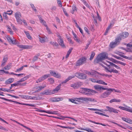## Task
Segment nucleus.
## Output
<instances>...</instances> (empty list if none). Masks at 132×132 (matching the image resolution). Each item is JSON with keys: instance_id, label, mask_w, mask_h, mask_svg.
<instances>
[{"instance_id": "f257e3e1", "label": "nucleus", "mask_w": 132, "mask_h": 132, "mask_svg": "<svg viewBox=\"0 0 132 132\" xmlns=\"http://www.w3.org/2000/svg\"><path fill=\"white\" fill-rule=\"evenodd\" d=\"M108 55L105 52H103L100 54L94 60L95 63H98L99 62L102 61L108 57Z\"/></svg>"}, {"instance_id": "13d9d810", "label": "nucleus", "mask_w": 132, "mask_h": 132, "mask_svg": "<svg viewBox=\"0 0 132 132\" xmlns=\"http://www.w3.org/2000/svg\"><path fill=\"white\" fill-rule=\"evenodd\" d=\"M64 118H68L71 119H72L73 120L75 121L76 122H77V120H76L74 118L71 117H67V116H65V117H64Z\"/></svg>"}, {"instance_id": "2eb2a0df", "label": "nucleus", "mask_w": 132, "mask_h": 132, "mask_svg": "<svg viewBox=\"0 0 132 132\" xmlns=\"http://www.w3.org/2000/svg\"><path fill=\"white\" fill-rule=\"evenodd\" d=\"M50 73L52 76L57 78H60L61 77V76L60 74L58 73H56L54 71L50 70Z\"/></svg>"}, {"instance_id": "bb28decb", "label": "nucleus", "mask_w": 132, "mask_h": 132, "mask_svg": "<svg viewBox=\"0 0 132 132\" xmlns=\"http://www.w3.org/2000/svg\"><path fill=\"white\" fill-rule=\"evenodd\" d=\"M122 39V38H121V37L118 34L117 35V37L116 39V40L115 42L116 43H117L118 45L119 43L120 42Z\"/></svg>"}, {"instance_id": "052dcab7", "label": "nucleus", "mask_w": 132, "mask_h": 132, "mask_svg": "<svg viewBox=\"0 0 132 132\" xmlns=\"http://www.w3.org/2000/svg\"><path fill=\"white\" fill-rule=\"evenodd\" d=\"M75 76L72 75V76H70L68 77L67 78V79H68V81H69V80L71 79L72 78H74L75 77Z\"/></svg>"}, {"instance_id": "a19ab883", "label": "nucleus", "mask_w": 132, "mask_h": 132, "mask_svg": "<svg viewBox=\"0 0 132 132\" xmlns=\"http://www.w3.org/2000/svg\"><path fill=\"white\" fill-rule=\"evenodd\" d=\"M86 89V88H83L80 90L79 92L81 93L85 94Z\"/></svg>"}, {"instance_id": "6e6d98bb", "label": "nucleus", "mask_w": 132, "mask_h": 132, "mask_svg": "<svg viewBox=\"0 0 132 132\" xmlns=\"http://www.w3.org/2000/svg\"><path fill=\"white\" fill-rule=\"evenodd\" d=\"M88 109L92 111H101V110L97 109L88 108Z\"/></svg>"}, {"instance_id": "ddd939ff", "label": "nucleus", "mask_w": 132, "mask_h": 132, "mask_svg": "<svg viewBox=\"0 0 132 132\" xmlns=\"http://www.w3.org/2000/svg\"><path fill=\"white\" fill-rule=\"evenodd\" d=\"M37 111L40 112H45L48 114H58L57 111H46L45 110H40L38 109H37L36 110Z\"/></svg>"}, {"instance_id": "4c0bfd02", "label": "nucleus", "mask_w": 132, "mask_h": 132, "mask_svg": "<svg viewBox=\"0 0 132 132\" xmlns=\"http://www.w3.org/2000/svg\"><path fill=\"white\" fill-rule=\"evenodd\" d=\"M95 53L93 52H91V53L90 56V57L89 58V60H91L94 57L95 55Z\"/></svg>"}, {"instance_id": "8fccbe9b", "label": "nucleus", "mask_w": 132, "mask_h": 132, "mask_svg": "<svg viewBox=\"0 0 132 132\" xmlns=\"http://www.w3.org/2000/svg\"><path fill=\"white\" fill-rule=\"evenodd\" d=\"M46 27V29L48 33L49 34H51L52 32H51L49 28L47 26H46V27Z\"/></svg>"}, {"instance_id": "a18cd8bd", "label": "nucleus", "mask_w": 132, "mask_h": 132, "mask_svg": "<svg viewBox=\"0 0 132 132\" xmlns=\"http://www.w3.org/2000/svg\"><path fill=\"white\" fill-rule=\"evenodd\" d=\"M20 85L18 81H17L15 83L12 84V86H13V87L14 86H19Z\"/></svg>"}, {"instance_id": "5701e85b", "label": "nucleus", "mask_w": 132, "mask_h": 132, "mask_svg": "<svg viewBox=\"0 0 132 132\" xmlns=\"http://www.w3.org/2000/svg\"><path fill=\"white\" fill-rule=\"evenodd\" d=\"M122 119L125 122L130 124H132V120L129 118L122 117Z\"/></svg>"}, {"instance_id": "0eeeda50", "label": "nucleus", "mask_w": 132, "mask_h": 132, "mask_svg": "<svg viewBox=\"0 0 132 132\" xmlns=\"http://www.w3.org/2000/svg\"><path fill=\"white\" fill-rule=\"evenodd\" d=\"M107 109L106 111H108L110 113H114L117 114L118 113L119 111L114 108L110 106H107L106 107Z\"/></svg>"}, {"instance_id": "c9c22d12", "label": "nucleus", "mask_w": 132, "mask_h": 132, "mask_svg": "<svg viewBox=\"0 0 132 132\" xmlns=\"http://www.w3.org/2000/svg\"><path fill=\"white\" fill-rule=\"evenodd\" d=\"M88 121H89V122H91L93 123H95V124H97L100 125H101L103 126H106V125L103 124L102 123H98L97 122H96L95 121H93L90 120H88Z\"/></svg>"}, {"instance_id": "c85d7f7f", "label": "nucleus", "mask_w": 132, "mask_h": 132, "mask_svg": "<svg viewBox=\"0 0 132 132\" xmlns=\"http://www.w3.org/2000/svg\"><path fill=\"white\" fill-rule=\"evenodd\" d=\"M61 86V84H60L58 86H57L53 90V93H55L56 92H57L58 90L60 89Z\"/></svg>"}, {"instance_id": "dca6fc26", "label": "nucleus", "mask_w": 132, "mask_h": 132, "mask_svg": "<svg viewBox=\"0 0 132 132\" xmlns=\"http://www.w3.org/2000/svg\"><path fill=\"white\" fill-rule=\"evenodd\" d=\"M13 12V11L11 10L7 11L6 12H4L3 14L4 17L6 20H7L8 19V18L7 14H8L10 15H11L12 14Z\"/></svg>"}, {"instance_id": "37998d69", "label": "nucleus", "mask_w": 132, "mask_h": 132, "mask_svg": "<svg viewBox=\"0 0 132 132\" xmlns=\"http://www.w3.org/2000/svg\"><path fill=\"white\" fill-rule=\"evenodd\" d=\"M5 37L7 40V41L10 43L12 39L10 38L9 36L8 35H6Z\"/></svg>"}, {"instance_id": "aec40b11", "label": "nucleus", "mask_w": 132, "mask_h": 132, "mask_svg": "<svg viewBox=\"0 0 132 132\" xmlns=\"http://www.w3.org/2000/svg\"><path fill=\"white\" fill-rule=\"evenodd\" d=\"M94 87L95 90H101L102 89L103 90L106 89V88L103 87L98 85L94 86Z\"/></svg>"}, {"instance_id": "a878e982", "label": "nucleus", "mask_w": 132, "mask_h": 132, "mask_svg": "<svg viewBox=\"0 0 132 132\" xmlns=\"http://www.w3.org/2000/svg\"><path fill=\"white\" fill-rule=\"evenodd\" d=\"M39 39L40 42L42 43H44L45 42L46 39H47L46 37H42L39 36Z\"/></svg>"}, {"instance_id": "72a5a7b5", "label": "nucleus", "mask_w": 132, "mask_h": 132, "mask_svg": "<svg viewBox=\"0 0 132 132\" xmlns=\"http://www.w3.org/2000/svg\"><path fill=\"white\" fill-rule=\"evenodd\" d=\"M121 100L120 99H117L115 98L112 99L110 100L109 102L110 103H112L113 102H121Z\"/></svg>"}, {"instance_id": "0e129e2a", "label": "nucleus", "mask_w": 132, "mask_h": 132, "mask_svg": "<svg viewBox=\"0 0 132 132\" xmlns=\"http://www.w3.org/2000/svg\"><path fill=\"white\" fill-rule=\"evenodd\" d=\"M113 123H114V124H115L116 125H117L118 126H119L120 127H121V128H123V129H126V128H125V127H123V126H122L120 125V124H119L117 123H115V122H113Z\"/></svg>"}, {"instance_id": "f8f14e48", "label": "nucleus", "mask_w": 132, "mask_h": 132, "mask_svg": "<svg viewBox=\"0 0 132 132\" xmlns=\"http://www.w3.org/2000/svg\"><path fill=\"white\" fill-rule=\"evenodd\" d=\"M57 36L58 37V41L60 45L62 47H64L65 45L64 44V42L62 37L59 34H57Z\"/></svg>"}, {"instance_id": "1a4fd4ad", "label": "nucleus", "mask_w": 132, "mask_h": 132, "mask_svg": "<svg viewBox=\"0 0 132 132\" xmlns=\"http://www.w3.org/2000/svg\"><path fill=\"white\" fill-rule=\"evenodd\" d=\"M50 74L45 75L39 78L36 81V82L38 83L39 82H40L46 79L48 77H50Z\"/></svg>"}, {"instance_id": "de8ad7c7", "label": "nucleus", "mask_w": 132, "mask_h": 132, "mask_svg": "<svg viewBox=\"0 0 132 132\" xmlns=\"http://www.w3.org/2000/svg\"><path fill=\"white\" fill-rule=\"evenodd\" d=\"M49 82L51 84H53L54 83V79L52 78H50L48 79Z\"/></svg>"}, {"instance_id": "c03bdc74", "label": "nucleus", "mask_w": 132, "mask_h": 132, "mask_svg": "<svg viewBox=\"0 0 132 132\" xmlns=\"http://www.w3.org/2000/svg\"><path fill=\"white\" fill-rule=\"evenodd\" d=\"M46 87V85H44L43 86H40L38 87L37 88V89H38V91H40L42 89L44 88H45Z\"/></svg>"}, {"instance_id": "f704fd0d", "label": "nucleus", "mask_w": 132, "mask_h": 132, "mask_svg": "<svg viewBox=\"0 0 132 132\" xmlns=\"http://www.w3.org/2000/svg\"><path fill=\"white\" fill-rule=\"evenodd\" d=\"M12 64L11 63L7 65L4 67V69L6 70H9L11 68L12 66Z\"/></svg>"}, {"instance_id": "f03ea898", "label": "nucleus", "mask_w": 132, "mask_h": 132, "mask_svg": "<svg viewBox=\"0 0 132 132\" xmlns=\"http://www.w3.org/2000/svg\"><path fill=\"white\" fill-rule=\"evenodd\" d=\"M103 63L105 64L108 67L102 65V66L105 68V70L106 72H110L111 73L113 72L114 73H118V71L115 69H114V68H112L110 66V65H108L106 63L104 62H103Z\"/></svg>"}, {"instance_id": "412c9836", "label": "nucleus", "mask_w": 132, "mask_h": 132, "mask_svg": "<svg viewBox=\"0 0 132 132\" xmlns=\"http://www.w3.org/2000/svg\"><path fill=\"white\" fill-rule=\"evenodd\" d=\"M38 17L39 19V21L41 23H42L43 25H44L45 27H46V26H47L46 24V22L42 18L41 16L40 15H38Z\"/></svg>"}, {"instance_id": "b1692460", "label": "nucleus", "mask_w": 132, "mask_h": 132, "mask_svg": "<svg viewBox=\"0 0 132 132\" xmlns=\"http://www.w3.org/2000/svg\"><path fill=\"white\" fill-rule=\"evenodd\" d=\"M114 23H110V24L109 25L108 27L107 28V29H106L105 32L104 33V35H107V34L108 32V31L109 30L111 29V28L113 26Z\"/></svg>"}, {"instance_id": "6e6552de", "label": "nucleus", "mask_w": 132, "mask_h": 132, "mask_svg": "<svg viewBox=\"0 0 132 132\" xmlns=\"http://www.w3.org/2000/svg\"><path fill=\"white\" fill-rule=\"evenodd\" d=\"M75 76L80 79H85L87 78V76L85 74L81 73H76Z\"/></svg>"}, {"instance_id": "bf43d9fd", "label": "nucleus", "mask_w": 132, "mask_h": 132, "mask_svg": "<svg viewBox=\"0 0 132 132\" xmlns=\"http://www.w3.org/2000/svg\"><path fill=\"white\" fill-rule=\"evenodd\" d=\"M56 98L57 99V102H59L60 101H62L63 100V98L62 97Z\"/></svg>"}, {"instance_id": "49530a36", "label": "nucleus", "mask_w": 132, "mask_h": 132, "mask_svg": "<svg viewBox=\"0 0 132 132\" xmlns=\"http://www.w3.org/2000/svg\"><path fill=\"white\" fill-rule=\"evenodd\" d=\"M71 87L75 89H76L78 88V86H77V85L76 84H71Z\"/></svg>"}, {"instance_id": "cd10ccee", "label": "nucleus", "mask_w": 132, "mask_h": 132, "mask_svg": "<svg viewBox=\"0 0 132 132\" xmlns=\"http://www.w3.org/2000/svg\"><path fill=\"white\" fill-rule=\"evenodd\" d=\"M14 80V79L13 78H9L5 81V84H10L13 82Z\"/></svg>"}, {"instance_id": "c756f323", "label": "nucleus", "mask_w": 132, "mask_h": 132, "mask_svg": "<svg viewBox=\"0 0 132 132\" xmlns=\"http://www.w3.org/2000/svg\"><path fill=\"white\" fill-rule=\"evenodd\" d=\"M118 44L116 43L115 42L111 43L110 44V46L111 48H113L117 46Z\"/></svg>"}, {"instance_id": "864d4df0", "label": "nucleus", "mask_w": 132, "mask_h": 132, "mask_svg": "<svg viewBox=\"0 0 132 132\" xmlns=\"http://www.w3.org/2000/svg\"><path fill=\"white\" fill-rule=\"evenodd\" d=\"M119 55L120 56H121L124 58H125L126 59H127L128 60L130 59V58H129L127 56L125 55H123L122 54H120V55Z\"/></svg>"}, {"instance_id": "7ed1b4c3", "label": "nucleus", "mask_w": 132, "mask_h": 132, "mask_svg": "<svg viewBox=\"0 0 132 132\" xmlns=\"http://www.w3.org/2000/svg\"><path fill=\"white\" fill-rule=\"evenodd\" d=\"M106 88L107 89L105 90H106L107 91L100 95V98H104L108 97L111 93V92L113 91V90H114V89L107 88Z\"/></svg>"}, {"instance_id": "69168bd1", "label": "nucleus", "mask_w": 132, "mask_h": 132, "mask_svg": "<svg viewBox=\"0 0 132 132\" xmlns=\"http://www.w3.org/2000/svg\"><path fill=\"white\" fill-rule=\"evenodd\" d=\"M8 30L9 32L11 34H13V31H12V29L10 27H8Z\"/></svg>"}, {"instance_id": "e433bc0d", "label": "nucleus", "mask_w": 132, "mask_h": 132, "mask_svg": "<svg viewBox=\"0 0 132 132\" xmlns=\"http://www.w3.org/2000/svg\"><path fill=\"white\" fill-rule=\"evenodd\" d=\"M10 43L16 45L18 44L19 43V42L17 40L15 39H14L13 40V39H12Z\"/></svg>"}, {"instance_id": "7c9ffc66", "label": "nucleus", "mask_w": 132, "mask_h": 132, "mask_svg": "<svg viewBox=\"0 0 132 132\" xmlns=\"http://www.w3.org/2000/svg\"><path fill=\"white\" fill-rule=\"evenodd\" d=\"M96 82L99 84L105 85H107V83L105 82H104L103 81V80H97L96 81Z\"/></svg>"}, {"instance_id": "338daca9", "label": "nucleus", "mask_w": 132, "mask_h": 132, "mask_svg": "<svg viewBox=\"0 0 132 132\" xmlns=\"http://www.w3.org/2000/svg\"><path fill=\"white\" fill-rule=\"evenodd\" d=\"M0 71H2V73H5L6 74H8L9 73V72L8 71H4V70H0Z\"/></svg>"}, {"instance_id": "4468645a", "label": "nucleus", "mask_w": 132, "mask_h": 132, "mask_svg": "<svg viewBox=\"0 0 132 132\" xmlns=\"http://www.w3.org/2000/svg\"><path fill=\"white\" fill-rule=\"evenodd\" d=\"M96 93L97 92L93 90L86 88L85 95L87 96H90L93 94V93Z\"/></svg>"}, {"instance_id": "e2e57ef3", "label": "nucleus", "mask_w": 132, "mask_h": 132, "mask_svg": "<svg viewBox=\"0 0 132 132\" xmlns=\"http://www.w3.org/2000/svg\"><path fill=\"white\" fill-rule=\"evenodd\" d=\"M38 59V57L37 56H35L34 57L33 59H32V62L34 63V62L35 61H36V60L37 59Z\"/></svg>"}, {"instance_id": "3c124183", "label": "nucleus", "mask_w": 132, "mask_h": 132, "mask_svg": "<svg viewBox=\"0 0 132 132\" xmlns=\"http://www.w3.org/2000/svg\"><path fill=\"white\" fill-rule=\"evenodd\" d=\"M112 56L118 60H121V59H123V58L117 56L115 55H113Z\"/></svg>"}, {"instance_id": "20e7f679", "label": "nucleus", "mask_w": 132, "mask_h": 132, "mask_svg": "<svg viewBox=\"0 0 132 132\" xmlns=\"http://www.w3.org/2000/svg\"><path fill=\"white\" fill-rule=\"evenodd\" d=\"M75 98L76 99V100H75V102L74 103L76 104H78V102H79L78 101V100H82L86 102H88V101L92 102L94 101V99H93L91 98L82 97L79 98Z\"/></svg>"}, {"instance_id": "2f4dec72", "label": "nucleus", "mask_w": 132, "mask_h": 132, "mask_svg": "<svg viewBox=\"0 0 132 132\" xmlns=\"http://www.w3.org/2000/svg\"><path fill=\"white\" fill-rule=\"evenodd\" d=\"M13 121H14L15 122H16V123H17L21 125V126H23V127H24V128H26V129H28L29 130H30V131H33L32 130H31V129L30 128L24 125H23V124H21L19 122H18L16 121L15 120H13Z\"/></svg>"}, {"instance_id": "a211bd4d", "label": "nucleus", "mask_w": 132, "mask_h": 132, "mask_svg": "<svg viewBox=\"0 0 132 132\" xmlns=\"http://www.w3.org/2000/svg\"><path fill=\"white\" fill-rule=\"evenodd\" d=\"M17 46L20 48L24 49H30L32 47V46H31L23 45H17Z\"/></svg>"}, {"instance_id": "58836bf2", "label": "nucleus", "mask_w": 132, "mask_h": 132, "mask_svg": "<svg viewBox=\"0 0 132 132\" xmlns=\"http://www.w3.org/2000/svg\"><path fill=\"white\" fill-rule=\"evenodd\" d=\"M73 36H74V39L76 40V41L78 42H79L80 40L78 39V37L76 36V34L75 33L73 34Z\"/></svg>"}, {"instance_id": "5fc2aeb1", "label": "nucleus", "mask_w": 132, "mask_h": 132, "mask_svg": "<svg viewBox=\"0 0 132 132\" xmlns=\"http://www.w3.org/2000/svg\"><path fill=\"white\" fill-rule=\"evenodd\" d=\"M30 5L31 6L32 9L34 11L36 12L37 11V10L36 9L35 7L34 6V4L31 3L30 4Z\"/></svg>"}, {"instance_id": "423d86ee", "label": "nucleus", "mask_w": 132, "mask_h": 132, "mask_svg": "<svg viewBox=\"0 0 132 132\" xmlns=\"http://www.w3.org/2000/svg\"><path fill=\"white\" fill-rule=\"evenodd\" d=\"M87 59L85 57H82L80 58L76 62V65L77 66L81 65L86 62Z\"/></svg>"}, {"instance_id": "393cba45", "label": "nucleus", "mask_w": 132, "mask_h": 132, "mask_svg": "<svg viewBox=\"0 0 132 132\" xmlns=\"http://www.w3.org/2000/svg\"><path fill=\"white\" fill-rule=\"evenodd\" d=\"M24 32L26 34L27 37L30 40H32V38L30 35L29 31H24Z\"/></svg>"}, {"instance_id": "4d7b16f0", "label": "nucleus", "mask_w": 132, "mask_h": 132, "mask_svg": "<svg viewBox=\"0 0 132 132\" xmlns=\"http://www.w3.org/2000/svg\"><path fill=\"white\" fill-rule=\"evenodd\" d=\"M8 59V57L7 56H4L3 57L2 61L6 62Z\"/></svg>"}, {"instance_id": "6ab92c4d", "label": "nucleus", "mask_w": 132, "mask_h": 132, "mask_svg": "<svg viewBox=\"0 0 132 132\" xmlns=\"http://www.w3.org/2000/svg\"><path fill=\"white\" fill-rule=\"evenodd\" d=\"M122 39L127 38L129 35V33L127 32H124L119 34Z\"/></svg>"}, {"instance_id": "9b49d317", "label": "nucleus", "mask_w": 132, "mask_h": 132, "mask_svg": "<svg viewBox=\"0 0 132 132\" xmlns=\"http://www.w3.org/2000/svg\"><path fill=\"white\" fill-rule=\"evenodd\" d=\"M99 73L97 71L93 70L91 72H89L88 74L90 75H91L92 76L95 78L97 79L98 78Z\"/></svg>"}, {"instance_id": "79ce46f5", "label": "nucleus", "mask_w": 132, "mask_h": 132, "mask_svg": "<svg viewBox=\"0 0 132 132\" xmlns=\"http://www.w3.org/2000/svg\"><path fill=\"white\" fill-rule=\"evenodd\" d=\"M95 113L101 115L105 116L107 117H109V116L108 115L102 113H100L99 112H95Z\"/></svg>"}, {"instance_id": "f3484780", "label": "nucleus", "mask_w": 132, "mask_h": 132, "mask_svg": "<svg viewBox=\"0 0 132 132\" xmlns=\"http://www.w3.org/2000/svg\"><path fill=\"white\" fill-rule=\"evenodd\" d=\"M9 101L11 102H14L16 103L17 104H20L22 105H25L27 106H31L32 107H34L35 106V105L34 104H27V103H20V102L14 101L13 100H9Z\"/></svg>"}, {"instance_id": "ea45409f", "label": "nucleus", "mask_w": 132, "mask_h": 132, "mask_svg": "<svg viewBox=\"0 0 132 132\" xmlns=\"http://www.w3.org/2000/svg\"><path fill=\"white\" fill-rule=\"evenodd\" d=\"M50 44L53 46H58L59 45L58 44L55 42H50Z\"/></svg>"}, {"instance_id": "774afa93", "label": "nucleus", "mask_w": 132, "mask_h": 132, "mask_svg": "<svg viewBox=\"0 0 132 132\" xmlns=\"http://www.w3.org/2000/svg\"><path fill=\"white\" fill-rule=\"evenodd\" d=\"M89 80L91 81L92 82H96V80L94 78H90L89 79Z\"/></svg>"}, {"instance_id": "39448f33", "label": "nucleus", "mask_w": 132, "mask_h": 132, "mask_svg": "<svg viewBox=\"0 0 132 132\" xmlns=\"http://www.w3.org/2000/svg\"><path fill=\"white\" fill-rule=\"evenodd\" d=\"M15 16L18 24H22V20L20 19V18L21 16L20 13L19 12H17L15 14Z\"/></svg>"}, {"instance_id": "9d476101", "label": "nucleus", "mask_w": 132, "mask_h": 132, "mask_svg": "<svg viewBox=\"0 0 132 132\" xmlns=\"http://www.w3.org/2000/svg\"><path fill=\"white\" fill-rule=\"evenodd\" d=\"M123 105L127 108L120 106H119L118 108L122 110H125L130 112H132V108H131L129 107L128 106L125 104H123Z\"/></svg>"}, {"instance_id": "603ef678", "label": "nucleus", "mask_w": 132, "mask_h": 132, "mask_svg": "<svg viewBox=\"0 0 132 132\" xmlns=\"http://www.w3.org/2000/svg\"><path fill=\"white\" fill-rule=\"evenodd\" d=\"M100 75L102 76H105L106 77H112V76L111 75H108L107 74H105L104 73H102V74H100Z\"/></svg>"}, {"instance_id": "473e14b6", "label": "nucleus", "mask_w": 132, "mask_h": 132, "mask_svg": "<svg viewBox=\"0 0 132 132\" xmlns=\"http://www.w3.org/2000/svg\"><path fill=\"white\" fill-rule=\"evenodd\" d=\"M13 121H14L15 122H16V123H17L21 125V126H23V127H24V128H26V129H28L29 130H30V131H33L32 130H31V129L30 128L24 125H23V124H21L19 122H18L16 121L15 120H13Z\"/></svg>"}, {"instance_id": "09e8293b", "label": "nucleus", "mask_w": 132, "mask_h": 132, "mask_svg": "<svg viewBox=\"0 0 132 132\" xmlns=\"http://www.w3.org/2000/svg\"><path fill=\"white\" fill-rule=\"evenodd\" d=\"M0 90L4 92H9L10 91V89H7L6 88H0Z\"/></svg>"}, {"instance_id": "4be33fe9", "label": "nucleus", "mask_w": 132, "mask_h": 132, "mask_svg": "<svg viewBox=\"0 0 132 132\" xmlns=\"http://www.w3.org/2000/svg\"><path fill=\"white\" fill-rule=\"evenodd\" d=\"M54 93H53V92L51 90H50L48 89L44 90L42 93V94L43 95H50Z\"/></svg>"}, {"instance_id": "680f3d73", "label": "nucleus", "mask_w": 132, "mask_h": 132, "mask_svg": "<svg viewBox=\"0 0 132 132\" xmlns=\"http://www.w3.org/2000/svg\"><path fill=\"white\" fill-rule=\"evenodd\" d=\"M63 11L65 15L67 16H68L69 15L67 14L65 9L64 8H62Z\"/></svg>"}]
</instances>
